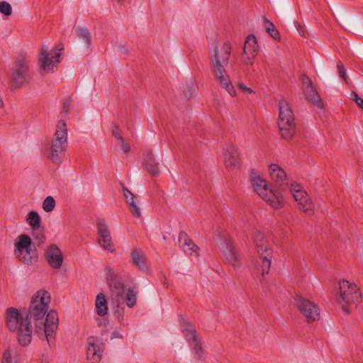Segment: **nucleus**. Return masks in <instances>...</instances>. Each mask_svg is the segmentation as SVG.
Here are the masks:
<instances>
[{"label": "nucleus", "instance_id": "nucleus-19", "mask_svg": "<svg viewBox=\"0 0 363 363\" xmlns=\"http://www.w3.org/2000/svg\"><path fill=\"white\" fill-rule=\"evenodd\" d=\"M302 89L306 97L313 104L319 107L323 106V102L319 99L316 90L315 89L311 79L306 75L301 77Z\"/></svg>", "mask_w": 363, "mask_h": 363}, {"label": "nucleus", "instance_id": "nucleus-4", "mask_svg": "<svg viewBox=\"0 0 363 363\" xmlns=\"http://www.w3.org/2000/svg\"><path fill=\"white\" fill-rule=\"evenodd\" d=\"M247 230L249 231L250 236V231H252V239L254 240L255 246L257 247V253L260 256L261 264L258 267V271L262 277L266 274H268L270 269L272 257V249L269 247L267 241L264 239V235L259 230L255 228L251 220H248V225L246 226Z\"/></svg>", "mask_w": 363, "mask_h": 363}, {"label": "nucleus", "instance_id": "nucleus-10", "mask_svg": "<svg viewBox=\"0 0 363 363\" xmlns=\"http://www.w3.org/2000/svg\"><path fill=\"white\" fill-rule=\"evenodd\" d=\"M279 128L281 136L286 139H290L294 134L295 125L294 117L288 102L281 100L279 102Z\"/></svg>", "mask_w": 363, "mask_h": 363}, {"label": "nucleus", "instance_id": "nucleus-28", "mask_svg": "<svg viewBox=\"0 0 363 363\" xmlns=\"http://www.w3.org/2000/svg\"><path fill=\"white\" fill-rule=\"evenodd\" d=\"M145 166L147 171L152 175H157L159 172L157 163L155 162L152 157H148L145 162Z\"/></svg>", "mask_w": 363, "mask_h": 363}, {"label": "nucleus", "instance_id": "nucleus-38", "mask_svg": "<svg viewBox=\"0 0 363 363\" xmlns=\"http://www.w3.org/2000/svg\"><path fill=\"white\" fill-rule=\"evenodd\" d=\"M112 133L116 140L122 138L120 133L119 127L118 125H113L112 127Z\"/></svg>", "mask_w": 363, "mask_h": 363}, {"label": "nucleus", "instance_id": "nucleus-12", "mask_svg": "<svg viewBox=\"0 0 363 363\" xmlns=\"http://www.w3.org/2000/svg\"><path fill=\"white\" fill-rule=\"evenodd\" d=\"M218 245L226 262L234 269H239L242 266L241 257L232 240L228 238L223 237L218 242Z\"/></svg>", "mask_w": 363, "mask_h": 363}, {"label": "nucleus", "instance_id": "nucleus-13", "mask_svg": "<svg viewBox=\"0 0 363 363\" xmlns=\"http://www.w3.org/2000/svg\"><path fill=\"white\" fill-rule=\"evenodd\" d=\"M294 305L308 323L320 318V310L318 306L310 300L298 296L294 299Z\"/></svg>", "mask_w": 363, "mask_h": 363}, {"label": "nucleus", "instance_id": "nucleus-34", "mask_svg": "<svg viewBox=\"0 0 363 363\" xmlns=\"http://www.w3.org/2000/svg\"><path fill=\"white\" fill-rule=\"evenodd\" d=\"M123 194L126 199L127 203L129 205L135 201V196L125 186L123 185Z\"/></svg>", "mask_w": 363, "mask_h": 363}, {"label": "nucleus", "instance_id": "nucleus-7", "mask_svg": "<svg viewBox=\"0 0 363 363\" xmlns=\"http://www.w3.org/2000/svg\"><path fill=\"white\" fill-rule=\"evenodd\" d=\"M67 131L65 121H59L55 138L51 145L46 149L45 154L48 158L56 164L62 161V157L67 146Z\"/></svg>", "mask_w": 363, "mask_h": 363}, {"label": "nucleus", "instance_id": "nucleus-35", "mask_svg": "<svg viewBox=\"0 0 363 363\" xmlns=\"http://www.w3.org/2000/svg\"><path fill=\"white\" fill-rule=\"evenodd\" d=\"M12 353L10 350H6L1 358V363H12Z\"/></svg>", "mask_w": 363, "mask_h": 363}, {"label": "nucleus", "instance_id": "nucleus-17", "mask_svg": "<svg viewBox=\"0 0 363 363\" xmlns=\"http://www.w3.org/2000/svg\"><path fill=\"white\" fill-rule=\"evenodd\" d=\"M97 230L99 234V243L104 250L109 252L114 251L111 236L108 225L104 220H99L97 222Z\"/></svg>", "mask_w": 363, "mask_h": 363}, {"label": "nucleus", "instance_id": "nucleus-39", "mask_svg": "<svg viewBox=\"0 0 363 363\" xmlns=\"http://www.w3.org/2000/svg\"><path fill=\"white\" fill-rule=\"evenodd\" d=\"M353 94L355 102L363 109V99L360 98L355 92H353Z\"/></svg>", "mask_w": 363, "mask_h": 363}, {"label": "nucleus", "instance_id": "nucleus-5", "mask_svg": "<svg viewBox=\"0 0 363 363\" xmlns=\"http://www.w3.org/2000/svg\"><path fill=\"white\" fill-rule=\"evenodd\" d=\"M251 183L256 194L272 208H280L284 206V200L281 193L269 189L267 182L261 176L252 173Z\"/></svg>", "mask_w": 363, "mask_h": 363}, {"label": "nucleus", "instance_id": "nucleus-2", "mask_svg": "<svg viewBox=\"0 0 363 363\" xmlns=\"http://www.w3.org/2000/svg\"><path fill=\"white\" fill-rule=\"evenodd\" d=\"M106 280L110 289L111 300L115 309V315L119 322L123 320L124 304L133 308L137 303L138 291L135 288L125 289L124 284L119 279L117 272L107 267Z\"/></svg>", "mask_w": 363, "mask_h": 363}, {"label": "nucleus", "instance_id": "nucleus-15", "mask_svg": "<svg viewBox=\"0 0 363 363\" xmlns=\"http://www.w3.org/2000/svg\"><path fill=\"white\" fill-rule=\"evenodd\" d=\"M290 191L302 211L306 213H311L313 211L314 205L311 201L306 191L299 184H291Z\"/></svg>", "mask_w": 363, "mask_h": 363}, {"label": "nucleus", "instance_id": "nucleus-11", "mask_svg": "<svg viewBox=\"0 0 363 363\" xmlns=\"http://www.w3.org/2000/svg\"><path fill=\"white\" fill-rule=\"evenodd\" d=\"M30 60L25 55H18L13 64L11 76V86L18 89L28 81Z\"/></svg>", "mask_w": 363, "mask_h": 363}, {"label": "nucleus", "instance_id": "nucleus-29", "mask_svg": "<svg viewBox=\"0 0 363 363\" xmlns=\"http://www.w3.org/2000/svg\"><path fill=\"white\" fill-rule=\"evenodd\" d=\"M264 26L267 33L275 40L280 38V35L274 25L269 20L264 19Z\"/></svg>", "mask_w": 363, "mask_h": 363}, {"label": "nucleus", "instance_id": "nucleus-25", "mask_svg": "<svg viewBox=\"0 0 363 363\" xmlns=\"http://www.w3.org/2000/svg\"><path fill=\"white\" fill-rule=\"evenodd\" d=\"M26 222L33 230H35L40 228L41 220L38 213L36 211H32L28 213Z\"/></svg>", "mask_w": 363, "mask_h": 363}, {"label": "nucleus", "instance_id": "nucleus-3", "mask_svg": "<svg viewBox=\"0 0 363 363\" xmlns=\"http://www.w3.org/2000/svg\"><path fill=\"white\" fill-rule=\"evenodd\" d=\"M230 50V45L228 43H225L220 50L216 45L211 51V59L214 74L220 86L230 96H236V91L225 69V67L229 63Z\"/></svg>", "mask_w": 363, "mask_h": 363}, {"label": "nucleus", "instance_id": "nucleus-22", "mask_svg": "<svg viewBox=\"0 0 363 363\" xmlns=\"http://www.w3.org/2000/svg\"><path fill=\"white\" fill-rule=\"evenodd\" d=\"M132 264L135 265L141 271L148 269V264L144 252L140 249H134L131 253Z\"/></svg>", "mask_w": 363, "mask_h": 363}, {"label": "nucleus", "instance_id": "nucleus-8", "mask_svg": "<svg viewBox=\"0 0 363 363\" xmlns=\"http://www.w3.org/2000/svg\"><path fill=\"white\" fill-rule=\"evenodd\" d=\"M13 252L17 259L25 264L31 265L38 260L35 245L28 235L22 234L16 238Z\"/></svg>", "mask_w": 363, "mask_h": 363}, {"label": "nucleus", "instance_id": "nucleus-20", "mask_svg": "<svg viewBox=\"0 0 363 363\" xmlns=\"http://www.w3.org/2000/svg\"><path fill=\"white\" fill-rule=\"evenodd\" d=\"M269 174L281 186L288 184L286 173L278 164H272L269 167Z\"/></svg>", "mask_w": 363, "mask_h": 363}, {"label": "nucleus", "instance_id": "nucleus-37", "mask_svg": "<svg viewBox=\"0 0 363 363\" xmlns=\"http://www.w3.org/2000/svg\"><path fill=\"white\" fill-rule=\"evenodd\" d=\"M238 87L246 95H249L253 93L252 89L245 85L243 83H240L238 84Z\"/></svg>", "mask_w": 363, "mask_h": 363}, {"label": "nucleus", "instance_id": "nucleus-33", "mask_svg": "<svg viewBox=\"0 0 363 363\" xmlns=\"http://www.w3.org/2000/svg\"><path fill=\"white\" fill-rule=\"evenodd\" d=\"M128 206H129L130 211L134 217H135V218L141 217L140 208L138 206V205L137 204L135 201H134L133 203H130Z\"/></svg>", "mask_w": 363, "mask_h": 363}, {"label": "nucleus", "instance_id": "nucleus-27", "mask_svg": "<svg viewBox=\"0 0 363 363\" xmlns=\"http://www.w3.org/2000/svg\"><path fill=\"white\" fill-rule=\"evenodd\" d=\"M224 160L228 168H234L238 166V159L232 151L228 150L225 153Z\"/></svg>", "mask_w": 363, "mask_h": 363}, {"label": "nucleus", "instance_id": "nucleus-24", "mask_svg": "<svg viewBox=\"0 0 363 363\" xmlns=\"http://www.w3.org/2000/svg\"><path fill=\"white\" fill-rule=\"evenodd\" d=\"M258 50V45L255 35H248L244 46V53L246 55L253 54Z\"/></svg>", "mask_w": 363, "mask_h": 363}, {"label": "nucleus", "instance_id": "nucleus-16", "mask_svg": "<svg viewBox=\"0 0 363 363\" xmlns=\"http://www.w3.org/2000/svg\"><path fill=\"white\" fill-rule=\"evenodd\" d=\"M103 350L101 340L89 337L86 341V359L89 363H99L102 357Z\"/></svg>", "mask_w": 363, "mask_h": 363}, {"label": "nucleus", "instance_id": "nucleus-32", "mask_svg": "<svg viewBox=\"0 0 363 363\" xmlns=\"http://www.w3.org/2000/svg\"><path fill=\"white\" fill-rule=\"evenodd\" d=\"M0 13L5 16H10L12 13V8L10 4L5 1H1Z\"/></svg>", "mask_w": 363, "mask_h": 363}, {"label": "nucleus", "instance_id": "nucleus-9", "mask_svg": "<svg viewBox=\"0 0 363 363\" xmlns=\"http://www.w3.org/2000/svg\"><path fill=\"white\" fill-rule=\"evenodd\" d=\"M62 54V48L43 45L38 57V66L41 74L55 72L57 65L60 62Z\"/></svg>", "mask_w": 363, "mask_h": 363}, {"label": "nucleus", "instance_id": "nucleus-36", "mask_svg": "<svg viewBox=\"0 0 363 363\" xmlns=\"http://www.w3.org/2000/svg\"><path fill=\"white\" fill-rule=\"evenodd\" d=\"M338 72L340 77H342L345 82H347L346 69L342 64L337 65Z\"/></svg>", "mask_w": 363, "mask_h": 363}, {"label": "nucleus", "instance_id": "nucleus-26", "mask_svg": "<svg viewBox=\"0 0 363 363\" xmlns=\"http://www.w3.org/2000/svg\"><path fill=\"white\" fill-rule=\"evenodd\" d=\"M76 33L78 38L83 40L84 45L89 48L91 45V35L89 32V30L82 27V28H77L76 29Z\"/></svg>", "mask_w": 363, "mask_h": 363}, {"label": "nucleus", "instance_id": "nucleus-18", "mask_svg": "<svg viewBox=\"0 0 363 363\" xmlns=\"http://www.w3.org/2000/svg\"><path fill=\"white\" fill-rule=\"evenodd\" d=\"M45 258L49 265L53 269H60L63 262V255L61 250L55 244L48 245L45 252Z\"/></svg>", "mask_w": 363, "mask_h": 363}, {"label": "nucleus", "instance_id": "nucleus-30", "mask_svg": "<svg viewBox=\"0 0 363 363\" xmlns=\"http://www.w3.org/2000/svg\"><path fill=\"white\" fill-rule=\"evenodd\" d=\"M42 206L43 210L47 213L52 211L55 206V201L54 198L51 196H47L44 199Z\"/></svg>", "mask_w": 363, "mask_h": 363}, {"label": "nucleus", "instance_id": "nucleus-1", "mask_svg": "<svg viewBox=\"0 0 363 363\" xmlns=\"http://www.w3.org/2000/svg\"><path fill=\"white\" fill-rule=\"evenodd\" d=\"M50 301V293L45 289H40L31 297L28 313H23L13 307L6 309V325L11 332L16 333L18 341L21 346H28L32 341L33 327L30 319L42 320L46 313L43 327H38L36 325V332L44 334L49 345L53 344L59 318L55 311L50 310L48 312Z\"/></svg>", "mask_w": 363, "mask_h": 363}, {"label": "nucleus", "instance_id": "nucleus-14", "mask_svg": "<svg viewBox=\"0 0 363 363\" xmlns=\"http://www.w3.org/2000/svg\"><path fill=\"white\" fill-rule=\"evenodd\" d=\"M181 328L187 341L190 343L195 358L201 359L203 354L201 342L196 335L194 327L189 321L182 320H181Z\"/></svg>", "mask_w": 363, "mask_h": 363}, {"label": "nucleus", "instance_id": "nucleus-23", "mask_svg": "<svg viewBox=\"0 0 363 363\" xmlns=\"http://www.w3.org/2000/svg\"><path fill=\"white\" fill-rule=\"evenodd\" d=\"M96 313L99 316H105L108 313V302L105 295L99 294L95 300Z\"/></svg>", "mask_w": 363, "mask_h": 363}, {"label": "nucleus", "instance_id": "nucleus-40", "mask_svg": "<svg viewBox=\"0 0 363 363\" xmlns=\"http://www.w3.org/2000/svg\"><path fill=\"white\" fill-rule=\"evenodd\" d=\"M245 64H248V63H250V64H251V65L252 64V62H245Z\"/></svg>", "mask_w": 363, "mask_h": 363}, {"label": "nucleus", "instance_id": "nucleus-6", "mask_svg": "<svg viewBox=\"0 0 363 363\" xmlns=\"http://www.w3.org/2000/svg\"><path fill=\"white\" fill-rule=\"evenodd\" d=\"M339 294L337 301L342 310L347 314L357 306L361 301V294L357 286L350 284L348 281L341 280L339 282Z\"/></svg>", "mask_w": 363, "mask_h": 363}, {"label": "nucleus", "instance_id": "nucleus-31", "mask_svg": "<svg viewBox=\"0 0 363 363\" xmlns=\"http://www.w3.org/2000/svg\"><path fill=\"white\" fill-rule=\"evenodd\" d=\"M116 148L121 152H128L130 151V145L125 143L123 138L116 140Z\"/></svg>", "mask_w": 363, "mask_h": 363}, {"label": "nucleus", "instance_id": "nucleus-21", "mask_svg": "<svg viewBox=\"0 0 363 363\" xmlns=\"http://www.w3.org/2000/svg\"><path fill=\"white\" fill-rule=\"evenodd\" d=\"M179 242H181L184 252L190 255H199V247L192 241L191 239L188 238L186 233H181L179 234Z\"/></svg>", "mask_w": 363, "mask_h": 363}]
</instances>
